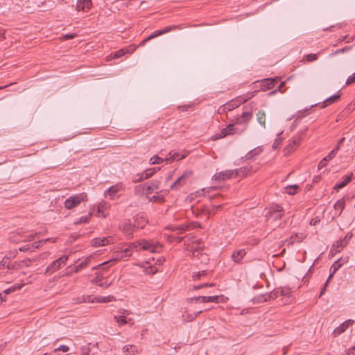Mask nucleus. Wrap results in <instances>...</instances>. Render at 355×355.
<instances>
[{
    "label": "nucleus",
    "mask_w": 355,
    "mask_h": 355,
    "mask_svg": "<svg viewBox=\"0 0 355 355\" xmlns=\"http://www.w3.org/2000/svg\"><path fill=\"white\" fill-rule=\"evenodd\" d=\"M133 250L139 252V245H138V241H137L135 243H130L128 248L122 250L120 252H117L114 254V257L112 259H111L110 260L107 261L103 263H101L96 267H94V269L99 268L101 267H103V268H106L107 265H108V264L110 265V263H115L117 261H119L124 257L131 256L132 252Z\"/></svg>",
    "instance_id": "f257e3e1"
},
{
    "label": "nucleus",
    "mask_w": 355,
    "mask_h": 355,
    "mask_svg": "<svg viewBox=\"0 0 355 355\" xmlns=\"http://www.w3.org/2000/svg\"><path fill=\"white\" fill-rule=\"evenodd\" d=\"M254 102H250L243 107V111L240 116H238L234 120L235 124H247L252 118Z\"/></svg>",
    "instance_id": "f03ea898"
},
{
    "label": "nucleus",
    "mask_w": 355,
    "mask_h": 355,
    "mask_svg": "<svg viewBox=\"0 0 355 355\" xmlns=\"http://www.w3.org/2000/svg\"><path fill=\"white\" fill-rule=\"evenodd\" d=\"M139 251H148L150 252H159L162 249V245L153 240L140 239L138 240Z\"/></svg>",
    "instance_id": "7ed1b4c3"
},
{
    "label": "nucleus",
    "mask_w": 355,
    "mask_h": 355,
    "mask_svg": "<svg viewBox=\"0 0 355 355\" xmlns=\"http://www.w3.org/2000/svg\"><path fill=\"white\" fill-rule=\"evenodd\" d=\"M277 83V80L274 78H265L261 80L256 81L252 85V89L255 90L250 94H254L258 90L266 91L272 89L275 87V84Z\"/></svg>",
    "instance_id": "20e7f679"
},
{
    "label": "nucleus",
    "mask_w": 355,
    "mask_h": 355,
    "mask_svg": "<svg viewBox=\"0 0 355 355\" xmlns=\"http://www.w3.org/2000/svg\"><path fill=\"white\" fill-rule=\"evenodd\" d=\"M85 200H87V195L85 193L73 195L65 200L64 207L67 209H72Z\"/></svg>",
    "instance_id": "39448f33"
},
{
    "label": "nucleus",
    "mask_w": 355,
    "mask_h": 355,
    "mask_svg": "<svg viewBox=\"0 0 355 355\" xmlns=\"http://www.w3.org/2000/svg\"><path fill=\"white\" fill-rule=\"evenodd\" d=\"M246 128H245L242 130H239L237 128L234 127V123L228 125L225 128H223L218 133L215 134L212 137V140L215 141L219 139L224 138L228 135H233V134H241L242 133Z\"/></svg>",
    "instance_id": "423d86ee"
},
{
    "label": "nucleus",
    "mask_w": 355,
    "mask_h": 355,
    "mask_svg": "<svg viewBox=\"0 0 355 355\" xmlns=\"http://www.w3.org/2000/svg\"><path fill=\"white\" fill-rule=\"evenodd\" d=\"M69 259L67 255H63L58 259L53 261L45 270L46 275H51L58 270H59L62 266H64Z\"/></svg>",
    "instance_id": "0eeeda50"
},
{
    "label": "nucleus",
    "mask_w": 355,
    "mask_h": 355,
    "mask_svg": "<svg viewBox=\"0 0 355 355\" xmlns=\"http://www.w3.org/2000/svg\"><path fill=\"white\" fill-rule=\"evenodd\" d=\"M37 234V233L17 232L13 233L10 239L15 243L28 242L33 240Z\"/></svg>",
    "instance_id": "6e6552de"
},
{
    "label": "nucleus",
    "mask_w": 355,
    "mask_h": 355,
    "mask_svg": "<svg viewBox=\"0 0 355 355\" xmlns=\"http://www.w3.org/2000/svg\"><path fill=\"white\" fill-rule=\"evenodd\" d=\"M191 175V171H187L184 172L183 174L171 185V189H178L182 186L186 184Z\"/></svg>",
    "instance_id": "1a4fd4ad"
},
{
    "label": "nucleus",
    "mask_w": 355,
    "mask_h": 355,
    "mask_svg": "<svg viewBox=\"0 0 355 355\" xmlns=\"http://www.w3.org/2000/svg\"><path fill=\"white\" fill-rule=\"evenodd\" d=\"M254 96V94H248L247 95V97L245 96H240L239 98H237L235 101H232L225 105L224 110H227L229 111L234 109L235 107H237L239 106L241 103L246 102L248 100L250 99Z\"/></svg>",
    "instance_id": "9d476101"
},
{
    "label": "nucleus",
    "mask_w": 355,
    "mask_h": 355,
    "mask_svg": "<svg viewBox=\"0 0 355 355\" xmlns=\"http://www.w3.org/2000/svg\"><path fill=\"white\" fill-rule=\"evenodd\" d=\"M157 170H159V168H152L149 169H146L144 172L141 173H139L133 177L132 182H138L142 181L145 179H148L150 178Z\"/></svg>",
    "instance_id": "9b49d317"
},
{
    "label": "nucleus",
    "mask_w": 355,
    "mask_h": 355,
    "mask_svg": "<svg viewBox=\"0 0 355 355\" xmlns=\"http://www.w3.org/2000/svg\"><path fill=\"white\" fill-rule=\"evenodd\" d=\"M157 170H159V168H152L149 169H146L144 172L141 173H139L133 177L132 182H138L142 181L145 179H148L150 178Z\"/></svg>",
    "instance_id": "f8f14e48"
},
{
    "label": "nucleus",
    "mask_w": 355,
    "mask_h": 355,
    "mask_svg": "<svg viewBox=\"0 0 355 355\" xmlns=\"http://www.w3.org/2000/svg\"><path fill=\"white\" fill-rule=\"evenodd\" d=\"M355 322L354 320L349 319L347 320H345L342 324H340L338 327H336L332 333V335L334 337H336L343 332H345L347 328H349L350 326H352Z\"/></svg>",
    "instance_id": "ddd939ff"
},
{
    "label": "nucleus",
    "mask_w": 355,
    "mask_h": 355,
    "mask_svg": "<svg viewBox=\"0 0 355 355\" xmlns=\"http://www.w3.org/2000/svg\"><path fill=\"white\" fill-rule=\"evenodd\" d=\"M232 178H235V172L234 170H227L216 173L214 176V180H225Z\"/></svg>",
    "instance_id": "4468645a"
},
{
    "label": "nucleus",
    "mask_w": 355,
    "mask_h": 355,
    "mask_svg": "<svg viewBox=\"0 0 355 355\" xmlns=\"http://www.w3.org/2000/svg\"><path fill=\"white\" fill-rule=\"evenodd\" d=\"M123 189V185L122 183H117L115 185L110 187L107 190L105 191V196L109 197L110 199H114L116 194Z\"/></svg>",
    "instance_id": "2eb2a0df"
},
{
    "label": "nucleus",
    "mask_w": 355,
    "mask_h": 355,
    "mask_svg": "<svg viewBox=\"0 0 355 355\" xmlns=\"http://www.w3.org/2000/svg\"><path fill=\"white\" fill-rule=\"evenodd\" d=\"M49 240V239H47L45 240H40V241H39L37 242H35L34 243H32V244H27L22 247H20L19 248V250L21 252H26V251L33 252V251H35V249L40 248L44 243H45Z\"/></svg>",
    "instance_id": "dca6fc26"
},
{
    "label": "nucleus",
    "mask_w": 355,
    "mask_h": 355,
    "mask_svg": "<svg viewBox=\"0 0 355 355\" xmlns=\"http://www.w3.org/2000/svg\"><path fill=\"white\" fill-rule=\"evenodd\" d=\"M134 225L137 229H142L148 223V220L144 214H138L134 217Z\"/></svg>",
    "instance_id": "f3484780"
},
{
    "label": "nucleus",
    "mask_w": 355,
    "mask_h": 355,
    "mask_svg": "<svg viewBox=\"0 0 355 355\" xmlns=\"http://www.w3.org/2000/svg\"><path fill=\"white\" fill-rule=\"evenodd\" d=\"M160 181L158 180H153L150 183H147L145 187H143V189H146V194H150L153 193L154 191L158 189L159 188Z\"/></svg>",
    "instance_id": "a211bd4d"
},
{
    "label": "nucleus",
    "mask_w": 355,
    "mask_h": 355,
    "mask_svg": "<svg viewBox=\"0 0 355 355\" xmlns=\"http://www.w3.org/2000/svg\"><path fill=\"white\" fill-rule=\"evenodd\" d=\"M349 257L338 259L332 264L330 268V271H333V274H335L343 265L347 263L349 261Z\"/></svg>",
    "instance_id": "6ab92c4d"
},
{
    "label": "nucleus",
    "mask_w": 355,
    "mask_h": 355,
    "mask_svg": "<svg viewBox=\"0 0 355 355\" xmlns=\"http://www.w3.org/2000/svg\"><path fill=\"white\" fill-rule=\"evenodd\" d=\"M92 6V0H78L76 4V9L86 12L89 10Z\"/></svg>",
    "instance_id": "aec40b11"
},
{
    "label": "nucleus",
    "mask_w": 355,
    "mask_h": 355,
    "mask_svg": "<svg viewBox=\"0 0 355 355\" xmlns=\"http://www.w3.org/2000/svg\"><path fill=\"white\" fill-rule=\"evenodd\" d=\"M189 300L193 301L195 300L196 302L200 301L203 303L206 302H218V296L214 295V296H198V297H193L189 299Z\"/></svg>",
    "instance_id": "412c9836"
},
{
    "label": "nucleus",
    "mask_w": 355,
    "mask_h": 355,
    "mask_svg": "<svg viewBox=\"0 0 355 355\" xmlns=\"http://www.w3.org/2000/svg\"><path fill=\"white\" fill-rule=\"evenodd\" d=\"M187 156V153H180L178 152H175V151H171L167 157H165V159L166 162H173V161H175V160H180L182 159H184V157H186Z\"/></svg>",
    "instance_id": "4be33fe9"
},
{
    "label": "nucleus",
    "mask_w": 355,
    "mask_h": 355,
    "mask_svg": "<svg viewBox=\"0 0 355 355\" xmlns=\"http://www.w3.org/2000/svg\"><path fill=\"white\" fill-rule=\"evenodd\" d=\"M112 239L110 237L95 238L92 241L94 247H101L108 245Z\"/></svg>",
    "instance_id": "5701e85b"
},
{
    "label": "nucleus",
    "mask_w": 355,
    "mask_h": 355,
    "mask_svg": "<svg viewBox=\"0 0 355 355\" xmlns=\"http://www.w3.org/2000/svg\"><path fill=\"white\" fill-rule=\"evenodd\" d=\"M304 238L305 236L303 233H295L293 234L288 239H286L285 242H286L288 245H291L295 242L302 241Z\"/></svg>",
    "instance_id": "b1692460"
},
{
    "label": "nucleus",
    "mask_w": 355,
    "mask_h": 355,
    "mask_svg": "<svg viewBox=\"0 0 355 355\" xmlns=\"http://www.w3.org/2000/svg\"><path fill=\"white\" fill-rule=\"evenodd\" d=\"M136 228L137 227L134 225V224H131L130 223H125L122 230L127 236L131 237Z\"/></svg>",
    "instance_id": "393cba45"
},
{
    "label": "nucleus",
    "mask_w": 355,
    "mask_h": 355,
    "mask_svg": "<svg viewBox=\"0 0 355 355\" xmlns=\"http://www.w3.org/2000/svg\"><path fill=\"white\" fill-rule=\"evenodd\" d=\"M245 254L246 252L243 249L236 250L232 253V259L235 263H240Z\"/></svg>",
    "instance_id": "a878e982"
},
{
    "label": "nucleus",
    "mask_w": 355,
    "mask_h": 355,
    "mask_svg": "<svg viewBox=\"0 0 355 355\" xmlns=\"http://www.w3.org/2000/svg\"><path fill=\"white\" fill-rule=\"evenodd\" d=\"M344 141H345L344 137L340 139L338 141L337 146L325 157H324V160H327V162H329L331 159H332L333 158H334L337 152L340 150V144L343 143Z\"/></svg>",
    "instance_id": "bb28decb"
},
{
    "label": "nucleus",
    "mask_w": 355,
    "mask_h": 355,
    "mask_svg": "<svg viewBox=\"0 0 355 355\" xmlns=\"http://www.w3.org/2000/svg\"><path fill=\"white\" fill-rule=\"evenodd\" d=\"M348 243V241H345V239H341L336 241L335 244L331 246L330 252H333L336 248V251H341Z\"/></svg>",
    "instance_id": "cd10ccee"
},
{
    "label": "nucleus",
    "mask_w": 355,
    "mask_h": 355,
    "mask_svg": "<svg viewBox=\"0 0 355 355\" xmlns=\"http://www.w3.org/2000/svg\"><path fill=\"white\" fill-rule=\"evenodd\" d=\"M257 120L258 123L263 128H266V114L265 111L259 110L256 114Z\"/></svg>",
    "instance_id": "c85d7f7f"
},
{
    "label": "nucleus",
    "mask_w": 355,
    "mask_h": 355,
    "mask_svg": "<svg viewBox=\"0 0 355 355\" xmlns=\"http://www.w3.org/2000/svg\"><path fill=\"white\" fill-rule=\"evenodd\" d=\"M109 207L110 205L107 202H101L98 206V212L101 214L103 217L105 218L108 214L107 209Z\"/></svg>",
    "instance_id": "c756f323"
},
{
    "label": "nucleus",
    "mask_w": 355,
    "mask_h": 355,
    "mask_svg": "<svg viewBox=\"0 0 355 355\" xmlns=\"http://www.w3.org/2000/svg\"><path fill=\"white\" fill-rule=\"evenodd\" d=\"M352 180L351 176L345 175L343 178V180L340 182H338L335 186L334 189L338 190L345 187Z\"/></svg>",
    "instance_id": "7c9ffc66"
},
{
    "label": "nucleus",
    "mask_w": 355,
    "mask_h": 355,
    "mask_svg": "<svg viewBox=\"0 0 355 355\" xmlns=\"http://www.w3.org/2000/svg\"><path fill=\"white\" fill-rule=\"evenodd\" d=\"M340 97V95L338 94H334L329 98H327V99H325L323 103H322V107L324 108L332 103H334V102H336L338 99H339Z\"/></svg>",
    "instance_id": "2f4dec72"
},
{
    "label": "nucleus",
    "mask_w": 355,
    "mask_h": 355,
    "mask_svg": "<svg viewBox=\"0 0 355 355\" xmlns=\"http://www.w3.org/2000/svg\"><path fill=\"white\" fill-rule=\"evenodd\" d=\"M261 152H262V148L261 147H257V148H254L253 150H250V152H248L245 155V158L246 159H251L253 157H254L255 156L260 155L261 153Z\"/></svg>",
    "instance_id": "473e14b6"
},
{
    "label": "nucleus",
    "mask_w": 355,
    "mask_h": 355,
    "mask_svg": "<svg viewBox=\"0 0 355 355\" xmlns=\"http://www.w3.org/2000/svg\"><path fill=\"white\" fill-rule=\"evenodd\" d=\"M275 297H276V293H274V295L272 293L264 294V295H259V296H257V297H255V300L259 303H261V302H267L268 300H270V299H273Z\"/></svg>",
    "instance_id": "72a5a7b5"
},
{
    "label": "nucleus",
    "mask_w": 355,
    "mask_h": 355,
    "mask_svg": "<svg viewBox=\"0 0 355 355\" xmlns=\"http://www.w3.org/2000/svg\"><path fill=\"white\" fill-rule=\"evenodd\" d=\"M251 167L250 166H245L241 167L239 169L234 170L235 172V178L236 177H244L246 175L248 172L250 171Z\"/></svg>",
    "instance_id": "f704fd0d"
},
{
    "label": "nucleus",
    "mask_w": 355,
    "mask_h": 355,
    "mask_svg": "<svg viewBox=\"0 0 355 355\" xmlns=\"http://www.w3.org/2000/svg\"><path fill=\"white\" fill-rule=\"evenodd\" d=\"M345 206V200L344 198L338 200L335 204H334V209L335 210L338 211V216H340L344 209Z\"/></svg>",
    "instance_id": "c9c22d12"
},
{
    "label": "nucleus",
    "mask_w": 355,
    "mask_h": 355,
    "mask_svg": "<svg viewBox=\"0 0 355 355\" xmlns=\"http://www.w3.org/2000/svg\"><path fill=\"white\" fill-rule=\"evenodd\" d=\"M135 50V47L132 48L130 49H121L114 53V58H119L124 55L126 53H132Z\"/></svg>",
    "instance_id": "e433bc0d"
},
{
    "label": "nucleus",
    "mask_w": 355,
    "mask_h": 355,
    "mask_svg": "<svg viewBox=\"0 0 355 355\" xmlns=\"http://www.w3.org/2000/svg\"><path fill=\"white\" fill-rule=\"evenodd\" d=\"M283 208L280 205H275L270 207L268 213L266 214V217L269 218V216H273V214L278 213V212H282Z\"/></svg>",
    "instance_id": "4c0bfd02"
},
{
    "label": "nucleus",
    "mask_w": 355,
    "mask_h": 355,
    "mask_svg": "<svg viewBox=\"0 0 355 355\" xmlns=\"http://www.w3.org/2000/svg\"><path fill=\"white\" fill-rule=\"evenodd\" d=\"M92 213H89L86 216H83L80 217L79 218H78L77 220H76L73 222V225H80V224H82V223H87L89 221V220H90V218L92 217Z\"/></svg>",
    "instance_id": "58836bf2"
},
{
    "label": "nucleus",
    "mask_w": 355,
    "mask_h": 355,
    "mask_svg": "<svg viewBox=\"0 0 355 355\" xmlns=\"http://www.w3.org/2000/svg\"><path fill=\"white\" fill-rule=\"evenodd\" d=\"M89 261H90V257H87L86 259H85L83 261H81L80 263H79L78 264L75 266L74 272H78L81 269L87 266Z\"/></svg>",
    "instance_id": "ea45409f"
},
{
    "label": "nucleus",
    "mask_w": 355,
    "mask_h": 355,
    "mask_svg": "<svg viewBox=\"0 0 355 355\" xmlns=\"http://www.w3.org/2000/svg\"><path fill=\"white\" fill-rule=\"evenodd\" d=\"M123 351L126 355H133L137 352V347L135 345H125L123 348Z\"/></svg>",
    "instance_id": "a19ab883"
},
{
    "label": "nucleus",
    "mask_w": 355,
    "mask_h": 355,
    "mask_svg": "<svg viewBox=\"0 0 355 355\" xmlns=\"http://www.w3.org/2000/svg\"><path fill=\"white\" fill-rule=\"evenodd\" d=\"M115 300V298L114 296H112V295H108V296H105V297H96V301L97 302H101V303H106V302H112Z\"/></svg>",
    "instance_id": "79ce46f5"
},
{
    "label": "nucleus",
    "mask_w": 355,
    "mask_h": 355,
    "mask_svg": "<svg viewBox=\"0 0 355 355\" xmlns=\"http://www.w3.org/2000/svg\"><path fill=\"white\" fill-rule=\"evenodd\" d=\"M286 192L289 195H294L296 193L297 191L299 189V186L297 184L288 185L285 187Z\"/></svg>",
    "instance_id": "37998d69"
},
{
    "label": "nucleus",
    "mask_w": 355,
    "mask_h": 355,
    "mask_svg": "<svg viewBox=\"0 0 355 355\" xmlns=\"http://www.w3.org/2000/svg\"><path fill=\"white\" fill-rule=\"evenodd\" d=\"M115 321L118 323L119 326H122L128 323V320L124 315H114Z\"/></svg>",
    "instance_id": "c03bdc74"
},
{
    "label": "nucleus",
    "mask_w": 355,
    "mask_h": 355,
    "mask_svg": "<svg viewBox=\"0 0 355 355\" xmlns=\"http://www.w3.org/2000/svg\"><path fill=\"white\" fill-rule=\"evenodd\" d=\"M164 161H166L165 158L164 159L157 155H155L150 159L149 163L150 164H158L162 163Z\"/></svg>",
    "instance_id": "a18cd8bd"
},
{
    "label": "nucleus",
    "mask_w": 355,
    "mask_h": 355,
    "mask_svg": "<svg viewBox=\"0 0 355 355\" xmlns=\"http://www.w3.org/2000/svg\"><path fill=\"white\" fill-rule=\"evenodd\" d=\"M181 28H182L180 25L168 26L162 29V33L163 34H166L173 31L180 30Z\"/></svg>",
    "instance_id": "49530a36"
},
{
    "label": "nucleus",
    "mask_w": 355,
    "mask_h": 355,
    "mask_svg": "<svg viewBox=\"0 0 355 355\" xmlns=\"http://www.w3.org/2000/svg\"><path fill=\"white\" fill-rule=\"evenodd\" d=\"M319 53H318V54H316V53L308 54L304 57V60H305L306 61L309 62L315 61L318 59V55Z\"/></svg>",
    "instance_id": "de8ad7c7"
},
{
    "label": "nucleus",
    "mask_w": 355,
    "mask_h": 355,
    "mask_svg": "<svg viewBox=\"0 0 355 355\" xmlns=\"http://www.w3.org/2000/svg\"><path fill=\"white\" fill-rule=\"evenodd\" d=\"M202 311H199L197 312H195L193 314H188L187 315V318H185L184 320L187 322H191L193 321L198 315H199L200 313H201Z\"/></svg>",
    "instance_id": "09e8293b"
},
{
    "label": "nucleus",
    "mask_w": 355,
    "mask_h": 355,
    "mask_svg": "<svg viewBox=\"0 0 355 355\" xmlns=\"http://www.w3.org/2000/svg\"><path fill=\"white\" fill-rule=\"evenodd\" d=\"M162 35H164L162 30H158L153 33L151 35H150L148 37H146V40H150L155 37H157L158 36H160Z\"/></svg>",
    "instance_id": "8fccbe9b"
},
{
    "label": "nucleus",
    "mask_w": 355,
    "mask_h": 355,
    "mask_svg": "<svg viewBox=\"0 0 355 355\" xmlns=\"http://www.w3.org/2000/svg\"><path fill=\"white\" fill-rule=\"evenodd\" d=\"M205 275H206V271L202 270V271H199L197 272H193L192 277H193V279L196 280V279H200L202 276Z\"/></svg>",
    "instance_id": "3c124183"
},
{
    "label": "nucleus",
    "mask_w": 355,
    "mask_h": 355,
    "mask_svg": "<svg viewBox=\"0 0 355 355\" xmlns=\"http://www.w3.org/2000/svg\"><path fill=\"white\" fill-rule=\"evenodd\" d=\"M9 259L3 258L2 261H0V268H3L5 267L8 268Z\"/></svg>",
    "instance_id": "603ef678"
},
{
    "label": "nucleus",
    "mask_w": 355,
    "mask_h": 355,
    "mask_svg": "<svg viewBox=\"0 0 355 355\" xmlns=\"http://www.w3.org/2000/svg\"><path fill=\"white\" fill-rule=\"evenodd\" d=\"M69 350V348L67 345H60L59 347L54 349V352H56L58 351H62L63 352H67Z\"/></svg>",
    "instance_id": "864d4df0"
},
{
    "label": "nucleus",
    "mask_w": 355,
    "mask_h": 355,
    "mask_svg": "<svg viewBox=\"0 0 355 355\" xmlns=\"http://www.w3.org/2000/svg\"><path fill=\"white\" fill-rule=\"evenodd\" d=\"M221 207H222V205H213L212 209L209 211V214H215L217 210H218L219 209L221 208Z\"/></svg>",
    "instance_id": "5fc2aeb1"
},
{
    "label": "nucleus",
    "mask_w": 355,
    "mask_h": 355,
    "mask_svg": "<svg viewBox=\"0 0 355 355\" xmlns=\"http://www.w3.org/2000/svg\"><path fill=\"white\" fill-rule=\"evenodd\" d=\"M354 83H355V72L348 77L346 80V85H351Z\"/></svg>",
    "instance_id": "6e6d98bb"
},
{
    "label": "nucleus",
    "mask_w": 355,
    "mask_h": 355,
    "mask_svg": "<svg viewBox=\"0 0 355 355\" xmlns=\"http://www.w3.org/2000/svg\"><path fill=\"white\" fill-rule=\"evenodd\" d=\"M300 141H301V137L297 136V137L293 138L291 143L293 144V146H295V147H297L300 143Z\"/></svg>",
    "instance_id": "4d7b16f0"
},
{
    "label": "nucleus",
    "mask_w": 355,
    "mask_h": 355,
    "mask_svg": "<svg viewBox=\"0 0 355 355\" xmlns=\"http://www.w3.org/2000/svg\"><path fill=\"white\" fill-rule=\"evenodd\" d=\"M76 36H77V35L76 33H69V34L64 35L62 36V37L64 40H68L73 39V38L76 37Z\"/></svg>",
    "instance_id": "13d9d810"
},
{
    "label": "nucleus",
    "mask_w": 355,
    "mask_h": 355,
    "mask_svg": "<svg viewBox=\"0 0 355 355\" xmlns=\"http://www.w3.org/2000/svg\"><path fill=\"white\" fill-rule=\"evenodd\" d=\"M283 216L284 214H282V212H278L273 214V216H269V217L272 218L274 220H280L283 217Z\"/></svg>",
    "instance_id": "bf43d9fd"
},
{
    "label": "nucleus",
    "mask_w": 355,
    "mask_h": 355,
    "mask_svg": "<svg viewBox=\"0 0 355 355\" xmlns=\"http://www.w3.org/2000/svg\"><path fill=\"white\" fill-rule=\"evenodd\" d=\"M327 162H328L324 160V158H323L318 164V169H322L324 168L327 165Z\"/></svg>",
    "instance_id": "052dcab7"
},
{
    "label": "nucleus",
    "mask_w": 355,
    "mask_h": 355,
    "mask_svg": "<svg viewBox=\"0 0 355 355\" xmlns=\"http://www.w3.org/2000/svg\"><path fill=\"white\" fill-rule=\"evenodd\" d=\"M151 201H161L162 202L164 200V198L162 196H153L151 199H150Z\"/></svg>",
    "instance_id": "680f3d73"
},
{
    "label": "nucleus",
    "mask_w": 355,
    "mask_h": 355,
    "mask_svg": "<svg viewBox=\"0 0 355 355\" xmlns=\"http://www.w3.org/2000/svg\"><path fill=\"white\" fill-rule=\"evenodd\" d=\"M208 287V284H201L193 286L194 290L201 289L202 288Z\"/></svg>",
    "instance_id": "e2e57ef3"
},
{
    "label": "nucleus",
    "mask_w": 355,
    "mask_h": 355,
    "mask_svg": "<svg viewBox=\"0 0 355 355\" xmlns=\"http://www.w3.org/2000/svg\"><path fill=\"white\" fill-rule=\"evenodd\" d=\"M347 355H355V345L347 350Z\"/></svg>",
    "instance_id": "0e129e2a"
},
{
    "label": "nucleus",
    "mask_w": 355,
    "mask_h": 355,
    "mask_svg": "<svg viewBox=\"0 0 355 355\" xmlns=\"http://www.w3.org/2000/svg\"><path fill=\"white\" fill-rule=\"evenodd\" d=\"M328 284H329V279H327V281H326L325 284H324V286L321 291L320 297H321L324 293L326 288L328 286Z\"/></svg>",
    "instance_id": "69168bd1"
},
{
    "label": "nucleus",
    "mask_w": 355,
    "mask_h": 355,
    "mask_svg": "<svg viewBox=\"0 0 355 355\" xmlns=\"http://www.w3.org/2000/svg\"><path fill=\"white\" fill-rule=\"evenodd\" d=\"M296 147L293 145V144L291 142L286 147V149L288 150V152H290L291 150H293Z\"/></svg>",
    "instance_id": "338daca9"
},
{
    "label": "nucleus",
    "mask_w": 355,
    "mask_h": 355,
    "mask_svg": "<svg viewBox=\"0 0 355 355\" xmlns=\"http://www.w3.org/2000/svg\"><path fill=\"white\" fill-rule=\"evenodd\" d=\"M353 236L352 233H347V235L343 238L345 239V241H349Z\"/></svg>",
    "instance_id": "774afa93"
}]
</instances>
